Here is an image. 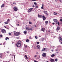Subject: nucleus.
I'll return each mask as SVG.
<instances>
[{
  "label": "nucleus",
  "mask_w": 62,
  "mask_h": 62,
  "mask_svg": "<svg viewBox=\"0 0 62 62\" xmlns=\"http://www.w3.org/2000/svg\"><path fill=\"white\" fill-rule=\"evenodd\" d=\"M20 33L19 32H16L14 34V35H16V36H19L20 35Z\"/></svg>",
  "instance_id": "1"
},
{
  "label": "nucleus",
  "mask_w": 62,
  "mask_h": 62,
  "mask_svg": "<svg viewBox=\"0 0 62 62\" xmlns=\"http://www.w3.org/2000/svg\"><path fill=\"white\" fill-rule=\"evenodd\" d=\"M16 46H17L18 47H20L21 46H22V44H17L16 45Z\"/></svg>",
  "instance_id": "2"
},
{
  "label": "nucleus",
  "mask_w": 62,
  "mask_h": 62,
  "mask_svg": "<svg viewBox=\"0 0 62 62\" xmlns=\"http://www.w3.org/2000/svg\"><path fill=\"white\" fill-rule=\"evenodd\" d=\"M1 32H2V33L5 34V33H6V31L5 29H2L1 31Z\"/></svg>",
  "instance_id": "3"
},
{
  "label": "nucleus",
  "mask_w": 62,
  "mask_h": 62,
  "mask_svg": "<svg viewBox=\"0 0 62 62\" xmlns=\"http://www.w3.org/2000/svg\"><path fill=\"white\" fill-rule=\"evenodd\" d=\"M53 20L54 22L56 23V24H57V23H58V21H57V20L56 19H53Z\"/></svg>",
  "instance_id": "4"
},
{
  "label": "nucleus",
  "mask_w": 62,
  "mask_h": 62,
  "mask_svg": "<svg viewBox=\"0 0 62 62\" xmlns=\"http://www.w3.org/2000/svg\"><path fill=\"white\" fill-rule=\"evenodd\" d=\"M32 9H33V8H31L29 9L28 11V12H31V11L32 10Z\"/></svg>",
  "instance_id": "5"
},
{
  "label": "nucleus",
  "mask_w": 62,
  "mask_h": 62,
  "mask_svg": "<svg viewBox=\"0 0 62 62\" xmlns=\"http://www.w3.org/2000/svg\"><path fill=\"white\" fill-rule=\"evenodd\" d=\"M42 56L44 57H45L46 56V53H43Z\"/></svg>",
  "instance_id": "6"
},
{
  "label": "nucleus",
  "mask_w": 62,
  "mask_h": 62,
  "mask_svg": "<svg viewBox=\"0 0 62 62\" xmlns=\"http://www.w3.org/2000/svg\"><path fill=\"white\" fill-rule=\"evenodd\" d=\"M14 11H17L18 10V8H17L15 7L13 8Z\"/></svg>",
  "instance_id": "7"
},
{
  "label": "nucleus",
  "mask_w": 62,
  "mask_h": 62,
  "mask_svg": "<svg viewBox=\"0 0 62 62\" xmlns=\"http://www.w3.org/2000/svg\"><path fill=\"white\" fill-rule=\"evenodd\" d=\"M59 39L60 42H61L62 41V38L61 37H60L59 38Z\"/></svg>",
  "instance_id": "8"
},
{
  "label": "nucleus",
  "mask_w": 62,
  "mask_h": 62,
  "mask_svg": "<svg viewBox=\"0 0 62 62\" xmlns=\"http://www.w3.org/2000/svg\"><path fill=\"white\" fill-rule=\"evenodd\" d=\"M42 51H47V48H43Z\"/></svg>",
  "instance_id": "9"
},
{
  "label": "nucleus",
  "mask_w": 62,
  "mask_h": 62,
  "mask_svg": "<svg viewBox=\"0 0 62 62\" xmlns=\"http://www.w3.org/2000/svg\"><path fill=\"white\" fill-rule=\"evenodd\" d=\"M41 31H42L43 32L45 31V29L44 28H42L41 29Z\"/></svg>",
  "instance_id": "10"
},
{
  "label": "nucleus",
  "mask_w": 62,
  "mask_h": 62,
  "mask_svg": "<svg viewBox=\"0 0 62 62\" xmlns=\"http://www.w3.org/2000/svg\"><path fill=\"white\" fill-rule=\"evenodd\" d=\"M50 61L51 62H55L54 60V59H50Z\"/></svg>",
  "instance_id": "11"
},
{
  "label": "nucleus",
  "mask_w": 62,
  "mask_h": 62,
  "mask_svg": "<svg viewBox=\"0 0 62 62\" xmlns=\"http://www.w3.org/2000/svg\"><path fill=\"white\" fill-rule=\"evenodd\" d=\"M42 17H43V19L44 20H45V19H46V18L45 17L44 15H43V16Z\"/></svg>",
  "instance_id": "12"
},
{
  "label": "nucleus",
  "mask_w": 62,
  "mask_h": 62,
  "mask_svg": "<svg viewBox=\"0 0 62 62\" xmlns=\"http://www.w3.org/2000/svg\"><path fill=\"white\" fill-rule=\"evenodd\" d=\"M60 29V28H59V27L58 26L57 27V29H56V31H58V30H59Z\"/></svg>",
  "instance_id": "13"
},
{
  "label": "nucleus",
  "mask_w": 62,
  "mask_h": 62,
  "mask_svg": "<svg viewBox=\"0 0 62 62\" xmlns=\"http://www.w3.org/2000/svg\"><path fill=\"white\" fill-rule=\"evenodd\" d=\"M22 42L21 41H18V44H21Z\"/></svg>",
  "instance_id": "14"
},
{
  "label": "nucleus",
  "mask_w": 62,
  "mask_h": 62,
  "mask_svg": "<svg viewBox=\"0 0 62 62\" xmlns=\"http://www.w3.org/2000/svg\"><path fill=\"white\" fill-rule=\"evenodd\" d=\"M60 21L61 22V23L62 24V17H61V19H60Z\"/></svg>",
  "instance_id": "15"
},
{
  "label": "nucleus",
  "mask_w": 62,
  "mask_h": 62,
  "mask_svg": "<svg viewBox=\"0 0 62 62\" xmlns=\"http://www.w3.org/2000/svg\"><path fill=\"white\" fill-rule=\"evenodd\" d=\"M44 7V5H43V4H42V7H41V9H43V7Z\"/></svg>",
  "instance_id": "16"
},
{
  "label": "nucleus",
  "mask_w": 62,
  "mask_h": 62,
  "mask_svg": "<svg viewBox=\"0 0 62 62\" xmlns=\"http://www.w3.org/2000/svg\"><path fill=\"white\" fill-rule=\"evenodd\" d=\"M38 17H39V18H41L42 17V16L41 15H39V14H38Z\"/></svg>",
  "instance_id": "17"
},
{
  "label": "nucleus",
  "mask_w": 62,
  "mask_h": 62,
  "mask_svg": "<svg viewBox=\"0 0 62 62\" xmlns=\"http://www.w3.org/2000/svg\"><path fill=\"white\" fill-rule=\"evenodd\" d=\"M5 6V4H2V5L1 6V8H3V7H4V6Z\"/></svg>",
  "instance_id": "18"
},
{
  "label": "nucleus",
  "mask_w": 62,
  "mask_h": 62,
  "mask_svg": "<svg viewBox=\"0 0 62 62\" xmlns=\"http://www.w3.org/2000/svg\"><path fill=\"white\" fill-rule=\"evenodd\" d=\"M37 48H38L39 49V48H40V46H37Z\"/></svg>",
  "instance_id": "19"
},
{
  "label": "nucleus",
  "mask_w": 62,
  "mask_h": 62,
  "mask_svg": "<svg viewBox=\"0 0 62 62\" xmlns=\"http://www.w3.org/2000/svg\"><path fill=\"white\" fill-rule=\"evenodd\" d=\"M44 13H45V14H47V12L46 11H44Z\"/></svg>",
  "instance_id": "20"
},
{
  "label": "nucleus",
  "mask_w": 62,
  "mask_h": 62,
  "mask_svg": "<svg viewBox=\"0 0 62 62\" xmlns=\"http://www.w3.org/2000/svg\"><path fill=\"white\" fill-rule=\"evenodd\" d=\"M55 56V55L54 54H53L51 55V56L53 57H54Z\"/></svg>",
  "instance_id": "21"
},
{
  "label": "nucleus",
  "mask_w": 62,
  "mask_h": 62,
  "mask_svg": "<svg viewBox=\"0 0 62 62\" xmlns=\"http://www.w3.org/2000/svg\"><path fill=\"white\" fill-rule=\"evenodd\" d=\"M2 54H0V58H2Z\"/></svg>",
  "instance_id": "22"
},
{
  "label": "nucleus",
  "mask_w": 62,
  "mask_h": 62,
  "mask_svg": "<svg viewBox=\"0 0 62 62\" xmlns=\"http://www.w3.org/2000/svg\"><path fill=\"white\" fill-rule=\"evenodd\" d=\"M24 48H26V47H27V46L25 45H24Z\"/></svg>",
  "instance_id": "23"
},
{
  "label": "nucleus",
  "mask_w": 62,
  "mask_h": 62,
  "mask_svg": "<svg viewBox=\"0 0 62 62\" xmlns=\"http://www.w3.org/2000/svg\"><path fill=\"white\" fill-rule=\"evenodd\" d=\"M10 21V20L9 19H8L7 21L8 22V23H9V21Z\"/></svg>",
  "instance_id": "24"
},
{
  "label": "nucleus",
  "mask_w": 62,
  "mask_h": 62,
  "mask_svg": "<svg viewBox=\"0 0 62 62\" xmlns=\"http://www.w3.org/2000/svg\"><path fill=\"white\" fill-rule=\"evenodd\" d=\"M37 56H38V55H34V57L35 58H36L37 57Z\"/></svg>",
  "instance_id": "25"
},
{
  "label": "nucleus",
  "mask_w": 62,
  "mask_h": 62,
  "mask_svg": "<svg viewBox=\"0 0 62 62\" xmlns=\"http://www.w3.org/2000/svg\"><path fill=\"white\" fill-rule=\"evenodd\" d=\"M8 22L7 21L6 22H5L4 23H5V24H8Z\"/></svg>",
  "instance_id": "26"
},
{
  "label": "nucleus",
  "mask_w": 62,
  "mask_h": 62,
  "mask_svg": "<svg viewBox=\"0 0 62 62\" xmlns=\"http://www.w3.org/2000/svg\"><path fill=\"white\" fill-rule=\"evenodd\" d=\"M6 40H7V39H9V38L8 37H6L5 39Z\"/></svg>",
  "instance_id": "27"
},
{
  "label": "nucleus",
  "mask_w": 62,
  "mask_h": 62,
  "mask_svg": "<svg viewBox=\"0 0 62 62\" xmlns=\"http://www.w3.org/2000/svg\"><path fill=\"white\" fill-rule=\"evenodd\" d=\"M45 23H46V24H47V23H48V21H46L45 22Z\"/></svg>",
  "instance_id": "28"
},
{
  "label": "nucleus",
  "mask_w": 62,
  "mask_h": 62,
  "mask_svg": "<svg viewBox=\"0 0 62 62\" xmlns=\"http://www.w3.org/2000/svg\"><path fill=\"white\" fill-rule=\"evenodd\" d=\"M26 30H29V28H28L26 27Z\"/></svg>",
  "instance_id": "29"
},
{
  "label": "nucleus",
  "mask_w": 62,
  "mask_h": 62,
  "mask_svg": "<svg viewBox=\"0 0 62 62\" xmlns=\"http://www.w3.org/2000/svg\"><path fill=\"white\" fill-rule=\"evenodd\" d=\"M35 7L36 8H38V6H37V5H35Z\"/></svg>",
  "instance_id": "30"
},
{
  "label": "nucleus",
  "mask_w": 62,
  "mask_h": 62,
  "mask_svg": "<svg viewBox=\"0 0 62 62\" xmlns=\"http://www.w3.org/2000/svg\"><path fill=\"white\" fill-rule=\"evenodd\" d=\"M25 56L26 59H28V57H27V55H25Z\"/></svg>",
  "instance_id": "31"
},
{
  "label": "nucleus",
  "mask_w": 62,
  "mask_h": 62,
  "mask_svg": "<svg viewBox=\"0 0 62 62\" xmlns=\"http://www.w3.org/2000/svg\"><path fill=\"white\" fill-rule=\"evenodd\" d=\"M35 38L36 39H38V36H35Z\"/></svg>",
  "instance_id": "32"
},
{
  "label": "nucleus",
  "mask_w": 62,
  "mask_h": 62,
  "mask_svg": "<svg viewBox=\"0 0 62 62\" xmlns=\"http://www.w3.org/2000/svg\"><path fill=\"white\" fill-rule=\"evenodd\" d=\"M55 61H56V62H57V61H58L57 59H55Z\"/></svg>",
  "instance_id": "33"
},
{
  "label": "nucleus",
  "mask_w": 62,
  "mask_h": 62,
  "mask_svg": "<svg viewBox=\"0 0 62 62\" xmlns=\"http://www.w3.org/2000/svg\"><path fill=\"white\" fill-rule=\"evenodd\" d=\"M56 14H57V13H55L54 12V15H56Z\"/></svg>",
  "instance_id": "34"
},
{
  "label": "nucleus",
  "mask_w": 62,
  "mask_h": 62,
  "mask_svg": "<svg viewBox=\"0 0 62 62\" xmlns=\"http://www.w3.org/2000/svg\"><path fill=\"white\" fill-rule=\"evenodd\" d=\"M24 34H26V31H24Z\"/></svg>",
  "instance_id": "35"
},
{
  "label": "nucleus",
  "mask_w": 62,
  "mask_h": 62,
  "mask_svg": "<svg viewBox=\"0 0 62 62\" xmlns=\"http://www.w3.org/2000/svg\"><path fill=\"white\" fill-rule=\"evenodd\" d=\"M37 44H39V42H37Z\"/></svg>",
  "instance_id": "36"
},
{
  "label": "nucleus",
  "mask_w": 62,
  "mask_h": 62,
  "mask_svg": "<svg viewBox=\"0 0 62 62\" xmlns=\"http://www.w3.org/2000/svg\"><path fill=\"white\" fill-rule=\"evenodd\" d=\"M26 42H29V40L28 39H27L26 40Z\"/></svg>",
  "instance_id": "37"
},
{
  "label": "nucleus",
  "mask_w": 62,
  "mask_h": 62,
  "mask_svg": "<svg viewBox=\"0 0 62 62\" xmlns=\"http://www.w3.org/2000/svg\"><path fill=\"white\" fill-rule=\"evenodd\" d=\"M34 5H37V4L35 2L34 3Z\"/></svg>",
  "instance_id": "38"
},
{
  "label": "nucleus",
  "mask_w": 62,
  "mask_h": 62,
  "mask_svg": "<svg viewBox=\"0 0 62 62\" xmlns=\"http://www.w3.org/2000/svg\"><path fill=\"white\" fill-rule=\"evenodd\" d=\"M29 24H32V22H29Z\"/></svg>",
  "instance_id": "39"
},
{
  "label": "nucleus",
  "mask_w": 62,
  "mask_h": 62,
  "mask_svg": "<svg viewBox=\"0 0 62 62\" xmlns=\"http://www.w3.org/2000/svg\"><path fill=\"white\" fill-rule=\"evenodd\" d=\"M60 1V2H61V3H62V0H59Z\"/></svg>",
  "instance_id": "40"
},
{
  "label": "nucleus",
  "mask_w": 62,
  "mask_h": 62,
  "mask_svg": "<svg viewBox=\"0 0 62 62\" xmlns=\"http://www.w3.org/2000/svg\"><path fill=\"white\" fill-rule=\"evenodd\" d=\"M29 30H32V28H29Z\"/></svg>",
  "instance_id": "41"
},
{
  "label": "nucleus",
  "mask_w": 62,
  "mask_h": 62,
  "mask_svg": "<svg viewBox=\"0 0 62 62\" xmlns=\"http://www.w3.org/2000/svg\"><path fill=\"white\" fill-rule=\"evenodd\" d=\"M3 37V35H0V37Z\"/></svg>",
  "instance_id": "42"
},
{
  "label": "nucleus",
  "mask_w": 62,
  "mask_h": 62,
  "mask_svg": "<svg viewBox=\"0 0 62 62\" xmlns=\"http://www.w3.org/2000/svg\"><path fill=\"white\" fill-rule=\"evenodd\" d=\"M8 34H9V35H11V33H8Z\"/></svg>",
  "instance_id": "43"
},
{
  "label": "nucleus",
  "mask_w": 62,
  "mask_h": 62,
  "mask_svg": "<svg viewBox=\"0 0 62 62\" xmlns=\"http://www.w3.org/2000/svg\"><path fill=\"white\" fill-rule=\"evenodd\" d=\"M13 4H14L15 5V4H16V3L15 2H14Z\"/></svg>",
  "instance_id": "44"
},
{
  "label": "nucleus",
  "mask_w": 62,
  "mask_h": 62,
  "mask_svg": "<svg viewBox=\"0 0 62 62\" xmlns=\"http://www.w3.org/2000/svg\"><path fill=\"white\" fill-rule=\"evenodd\" d=\"M31 38H32V37H31L30 36L29 37V39H31Z\"/></svg>",
  "instance_id": "45"
},
{
  "label": "nucleus",
  "mask_w": 62,
  "mask_h": 62,
  "mask_svg": "<svg viewBox=\"0 0 62 62\" xmlns=\"http://www.w3.org/2000/svg\"><path fill=\"white\" fill-rule=\"evenodd\" d=\"M32 1H36V0H32Z\"/></svg>",
  "instance_id": "46"
},
{
  "label": "nucleus",
  "mask_w": 62,
  "mask_h": 62,
  "mask_svg": "<svg viewBox=\"0 0 62 62\" xmlns=\"http://www.w3.org/2000/svg\"><path fill=\"white\" fill-rule=\"evenodd\" d=\"M55 51H58V50L57 49H56L55 50Z\"/></svg>",
  "instance_id": "47"
},
{
  "label": "nucleus",
  "mask_w": 62,
  "mask_h": 62,
  "mask_svg": "<svg viewBox=\"0 0 62 62\" xmlns=\"http://www.w3.org/2000/svg\"><path fill=\"white\" fill-rule=\"evenodd\" d=\"M52 24L54 25L55 24V23H52Z\"/></svg>",
  "instance_id": "48"
},
{
  "label": "nucleus",
  "mask_w": 62,
  "mask_h": 62,
  "mask_svg": "<svg viewBox=\"0 0 62 62\" xmlns=\"http://www.w3.org/2000/svg\"><path fill=\"white\" fill-rule=\"evenodd\" d=\"M32 7H33V8H34L35 7V6L34 5H33Z\"/></svg>",
  "instance_id": "49"
},
{
  "label": "nucleus",
  "mask_w": 62,
  "mask_h": 62,
  "mask_svg": "<svg viewBox=\"0 0 62 62\" xmlns=\"http://www.w3.org/2000/svg\"><path fill=\"white\" fill-rule=\"evenodd\" d=\"M58 25H59V22H58Z\"/></svg>",
  "instance_id": "50"
},
{
  "label": "nucleus",
  "mask_w": 62,
  "mask_h": 62,
  "mask_svg": "<svg viewBox=\"0 0 62 62\" xmlns=\"http://www.w3.org/2000/svg\"><path fill=\"white\" fill-rule=\"evenodd\" d=\"M36 54H38V52H36Z\"/></svg>",
  "instance_id": "51"
},
{
  "label": "nucleus",
  "mask_w": 62,
  "mask_h": 62,
  "mask_svg": "<svg viewBox=\"0 0 62 62\" xmlns=\"http://www.w3.org/2000/svg\"><path fill=\"white\" fill-rule=\"evenodd\" d=\"M51 51L52 52H54V50H51Z\"/></svg>",
  "instance_id": "52"
},
{
  "label": "nucleus",
  "mask_w": 62,
  "mask_h": 62,
  "mask_svg": "<svg viewBox=\"0 0 62 62\" xmlns=\"http://www.w3.org/2000/svg\"><path fill=\"white\" fill-rule=\"evenodd\" d=\"M17 25H18V26H19V25H19V24H17Z\"/></svg>",
  "instance_id": "53"
},
{
  "label": "nucleus",
  "mask_w": 62,
  "mask_h": 62,
  "mask_svg": "<svg viewBox=\"0 0 62 62\" xmlns=\"http://www.w3.org/2000/svg\"><path fill=\"white\" fill-rule=\"evenodd\" d=\"M15 32H16L15 31H14V33H15Z\"/></svg>",
  "instance_id": "54"
},
{
  "label": "nucleus",
  "mask_w": 62,
  "mask_h": 62,
  "mask_svg": "<svg viewBox=\"0 0 62 62\" xmlns=\"http://www.w3.org/2000/svg\"><path fill=\"white\" fill-rule=\"evenodd\" d=\"M4 27H5V28H7V27H6L5 26H4Z\"/></svg>",
  "instance_id": "55"
},
{
  "label": "nucleus",
  "mask_w": 62,
  "mask_h": 62,
  "mask_svg": "<svg viewBox=\"0 0 62 62\" xmlns=\"http://www.w3.org/2000/svg\"><path fill=\"white\" fill-rule=\"evenodd\" d=\"M7 53H9V52L8 51L7 52Z\"/></svg>",
  "instance_id": "56"
},
{
  "label": "nucleus",
  "mask_w": 62,
  "mask_h": 62,
  "mask_svg": "<svg viewBox=\"0 0 62 62\" xmlns=\"http://www.w3.org/2000/svg\"><path fill=\"white\" fill-rule=\"evenodd\" d=\"M24 51H25V52H26V50H24Z\"/></svg>",
  "instance_id": "57"
},
{
  "label": "nucleus",
  "mask_w": 62,
  "mask_h": 62,
  "mask_svg": "<svg viewBox=\"0 0 62 62\" xmlns=\"http://www.w3.org/2000/svg\"><path fill=\"white\" fill-rule=\"evenodd\" d=\"M43 40H44V38H43L42 39Z\"/></svg>",
  "instance_id": "58"
},
{
  "label": "nucleus",
  "mask_w": 62,
  "mask_h": 62,
  "mask_svg": "<svg viewBox=\"0 0 62 62\" xmlns=\"http://www.w3.org/2000/svg\"><path fill=\"white\" fill-rule=\"evenodd\" d=\"M53 48H54V46H53Z\"/></svg>",
  "instance_id": "59"
},
{
  "label": "nucleus",
  "mask_w": 62,
  "mask_h": 62,
  "mask_svg": "<svg viewBox=\"0 0 62 62\" xmlns=\"http://www.w3.org/2000/svg\"><path fill=\"white\" fill-rule=\"evenodd\" d=\"M8 29H9V28H7Z\"/></svg>",
  "instance_id": "60"
},
{
  "label": "nucleus",
  "mask_w": 62,
  "mask_h": 62,
  "mask_svg": "<svg viewBox=\"0 0 62 62\" xmlns=\"http://www.w3.org/2000/svg\"><path fill=\"white\" fill-rule=\"evenodd\" d=\"M11 26H12V27H13V26H12L11 25Z\"/></svg>",
  "instance_id": "61"
},
{
  "label": "nucleus",
  "mask_w": 62,
  "mask_h": 62,
  "mask_svg": "<svg viewBox=\"0 0 62 62\" xmlns=\"http://www.w3.org/2000/svg\"><path fill=\"white\" fill-rule=\"evenodd\" d=\"M15 55H14V58H15Z\"/></svg>",
  "instance_id": "62"
},
{
  "label": "nucleus",
  "mask_w": 62,
  "mask_h": 62,
  "mask_svg": "<svg viewBox=\"0 0 62 62\" xmlns=\"http://www.w3.org/2000/svg\"><path fill=\"white\" fill-rule=\"evenodd\" d=\"M7 62V61H5V62Z\"/></svg>",
  "instance_id": "63"
},
{
  "label": "nucleus",
  "mask_w": 62,
  "mask_h": 62,
  "mask_svg": "<svg viewBox=\"0 0 62 62\" xmlns=\"http://www.w3.org/2000/svg\"><path fill=\"white\" fill-rule=\"evenodd\" d=\"M46 62H49L48 61H47Z\"/></svg>",
  "instance_id": "64"
}]
</instances>
